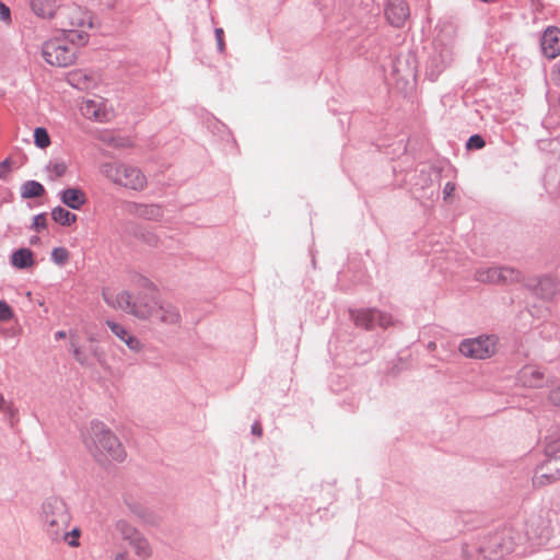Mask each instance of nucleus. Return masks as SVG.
Returning <instances> with one entry per match:
<instances>
[{
    "label": "nucleus",
    "instance_id": "nucleus-1",
    "mask_svg": "<svg viewBox=\"0 0 560 560\" xmlns=\"http://www.w3.org/2000/svg\"><path fill=\"white\" fill-rule=\"evenodd\" d=\"M136 282L143 292L133 296L128 290L118 287H105L102 290L104 302L112 308L122 311L140 320H152L158 310L160 299L152 294L153 283L142 277H136Z\"/></svg>",
    "mask_w": 560,
    "mask_h": 560
},
{
    "label": "nucleus",
    "instance_id": "nucleus-2",
    "mask_svg": "<svg viewBox=\"0 0 560 560\" xmlns=\"http://www.w3.org/2000/svg\"><path fill=\"white\" fill-rule=\"evenodd\" d=\"M83 443L90 454L103 465L122 462L126 458V452L119 439L101 421H93L85 428Z\"/></svg>",
    "mask_w": 560,
    "mask_h": 560
},
{
    "label": "nucleus",
    "instance_id": "nucleus-3",
    "mask_svg": "<svg viewBox=\"0 0 560 560\" xmlns=\"http://www.w3.org/2000/svg\"><path fill=\"white\" fill-rule=\"evenodd\" d=\"M56 25L74 46H85L93 28V15L86 8L74 2L61 4Z\"/></svg>",
    "mask_w": 560,
    "mask_h": 560
},
{
    "label": "nucleus",
    "instance_id": "nucleus-4",
    "mask_svg": "<svg viewBox=\"0 0 560 560\" xmlns=\"http://www.w3.org/2000/svg\"><path fill=\"white\" fill-rule=\"evenodd\" d=\"M40 522L46 535L52 539L62 536L63 529H69L71 515L61 499L50 498L42 505Z\"/></svg>",
    "mask_w": 560,
    "mask_h": 560
},
{
    "label": "nucleus",
    "instance_id": "nucleus-5",
    "mask_svg": "<svg viewBox=\"0 0 560 560\" xmlns=\"http://www.w3.org/2000/svg\"><path fill=\"white\" fill-rule=\"evenodd\" d=\"M101 172L113 184L125 188L142 190L147 186L145 176L136 166L109 162L101 166Z\"/></svg>",
    "mask_w": 560,
    "mask_h": 560
},
{
    "label": "nucleus",
    "instance_id": "nucleus-6",
    "mask_svg": "<svg viewBox=\"0 0 560 560\" xmlns=\"http://www.w3.org/2000/svg\"><path fill=\"white\" fill-rule=\"evenodd\" d=\"M62 35L46 40L42 47V56L52 67H69L77 59V48Z\"/></svg>",
    "mask_w": 560,
    "mask_h": 560
},
{
    "label": "nucleus",
    "instance_id": "nucleus-7",
    "mask_svg": "<svg viewBox=\"0 0 560 560\" xmlns=\"http://www.w3.org/2000/svg\"><path fill=\"white\" fill-rule=\"evenodd\" d=\"M498 338L495 336H478L465 339L459 345V352L470 359L485 360L497 352Z\"/></svg>",
    "mask_w": 560,
    "mask_h": 560
},
{
    "label": "nucleus",
    "instance_id": "nucleus-8",
    "mask_svg": "<svg viewBox=\"0 0 560 560\" xmlns=\"http://www.w3.org/2000/svg\"><path fill=\"white\" fill-rule=\"evenodd\" d=\"M118 526L124 538L129 540L130 546L138 557L147 559L151 556V548L148 540L138 530L124 522H120Z\"/></svg>",
    "mask_w": 560,
    "mask_h": 560
},
{
    "label": "nucleus",
    "instance_id": "nucleus-9",
    "mask_svg": "<svg viewBox=\"0 0 560 560\" xmlns=\"http://www.w3.org/2000/svg\"><path fill=\"white\" fill-rule=\"evenodd\" d=\"M385 18L394 27H402L410 18L408 2L406 0H387Z\"/></svg>",
    "mask_w": 560,
    "mask_h": 560
},
{
    "label": "nucleus",
    "instance_id": "nucleus-10",
    "mask_svg": "<svg viewBox=\"0 0 560 560\" xmlns=\"http://www.w3.org/2000/svg\"><path fill=\"white\" fill-rule=\"evenodd\" d=\"M180 313L173 303L160 300L155 315L151 322L163 326H176L180 323Z\"/></svg>",
    "mask_w": 560,
    "mask_h": 560
},
{
    "label": "nucleus",
    "instance_id": "nucleus-11",
    "mask_svg": "<svg viewBox=\"0 0 560 560\" xmlns=\"http://www.w3.org/2000/svg\"><path fill=\"white\" fill-rule=\"evenodd\" d=\"M106 326L110 331L125 343L130 351L139 352L142 350L143 345L138 337H136L130 330L127 329L122 324L114 320H106Z\"/></svg>",
    "mask_w": 560,
    "mask_h": 560
},
{
    "label": "nucleus",
    "instance_id": "nucleus-12",
    "mask_svg": "<svg viewBox=\"0 0 560 560\" xmlns=\"http://www.w3.org/2000/svg\"><path fill=\"white\" fill-rule=\"evenodd\" d=\"M60 7L59 0H30L32 13L40 20H56Z\"/></svg>",
    "mask_w": 560,
    "mask_h": 560
},
{
    "label": "nucleus",
    "instance_id": "nucleus-13",
    "mask_svg": "<svg viewBox=\"0 0 560 560\" xmlns=\"http://www.w3.org/2000/svg\"><path fill=\"white\" fill-rule=\"evenodd\" d=\"M541 49L548 58H556L560 55V28L550 26L544 32Z\"/></svg>",
    "mask_w": 560,
    "mask_h": 560
},
{
    "label": "nucleus",
    "instance_id": "nucleus-14",
    "mask_svg": "<svg viewBox=\"0 0 560 560\" xmlns=\"http://www.w3.org/2000/svg\"><path fill=\"white\" fill-rule=\"evenodd\" d=\"M80 110L82 115L89 119L104 121L107 113L102 100H85L82 102Z\"/></svg>",
    "mask_w": 560,
    "mask_h": 560
},
{
    "label": "nucleus",
    "instance_id": "nucleus-15",
    "mask_svg": "<svg viewBox=\"0 0 560 560\" xmlns=\"http://www.w3.org/2000/svg\"><path fill=\"white\" fill-rule=\"evenodd\" d=\"M518 380L526 387L538 388L544 385L545 375L538 368L527 365L520 371Z\"/></svg>",
    "mask_w": 560,
    "mask_h": 560
},
{
    "label": "nucleus",
    "instance_id": "nucleus-16",
    "mask_svg": "<svg viewBox=\"0 0 560 560\" xmlns=\"http://www.w3.org/2000/svg\"><path fill=\"white\" fill-rule=\"evenodd\" d=\"M62 203L71 209L79 210L85 202L86 196L80 188H67L60 192Z\"/></svg>",
    "mask_w": 560,
    "mask_h": 560
},
{
    "label": "nucleus",
    "instance_id": "nucleus-17",
    "mask_svg": "<svg viewBox=\"0 0 560 560\" xmlns=\"http://www.w3.org/2000/svg\"><path fill=\"white\" fill-rule=\"evenodd\" d=\"M536 295L544 300H551L559 292V283L549 277L540 279L533 288Z\"/></svg>",
    "mask_w": 560,
    "mask_h": 560
},
{
    "label": "nucleus",
    "instance_id": "nucleus-18",
    "mask_svg": "<svg viewBox=\"0 0 560 560\" xmlns=\"http://www.w3.org/2000/svg\"><path fill=\"white\" fill-rule=\"evenodd\" d=\"M350 316L358 327L365 329H373L375 327V310L351 311Z\"/></svg>",
    "mask_w": 560,
    "mask_h": 560
},
{
    "label": "nucleus",
    "instance_id": "nucleus-19",
    "mask_svg": "<svg viewBox=\"0 0 560 560\" xmlns=\"http://www.w3.org/2000/svg\"><path fill=\"white\" fill-rule=\"evenodd\" d=\"M11 264L19 269L33 267L35 264L34 255L28 248L18 249L11 256Z\"/></svg>",
    "mask_w": 560,
    "mask_h": 560
},
{
    "label": "nucleus",
    "instance_id": "nucleus-20",
    "mask_svg": "<svg viewBox=\"0 0 560 560\" xmlns=\"http://www.w3.org/2000/svg\"><path fill=\"white\" fill-rule=\"evenodd\" d=\"M51 219L62 226H70L77 222L78 217L69 210L58 206L51 210Z\"/></svg>",
    "mask_w": 560,
    "mask_h": 560
},
{
    "label": "nucleus",
    "instance_id": "nucleus-21",
    "mask_svg": "<svg viewBox=\"0 0 560 560\" xmlns=\"http://www.w3.org/2000/svg\"><path fill=\"white\" fill-rule=\"evenodd\" d=\"M501 267H490L477 271V280L480 282L500 283Z\"/></svg>",
    "mask_w": 560,
    "mask_h": 560
},
{
    "label": "nucleus",
    "instance_id": "nucleus-22",
    "mask_svg": "<svg viewBox=\"0 0 560 560\" xmlns=\"http://www.w3.org/2000/svg\"><path fill=\"white\" fill-rule=\"evenodd\" d=\"M63 535L59 537H54L51 540L54 541H63L70 547H79L80 541L79 538L81 536V530L78 527H73L71 530L63 529Z\"/></svg>",
    "mask_w": 560,
    "mask_h": 560
},
{
    "label": "nucleus",
    "instance_id": "nucleus-23",
    "mask_svg": "<svg viewBox=\"0 0 560 560\" xmlns=\"http://www.w3.org/2000/svg\"><path fill=\"white\" fill-rule=\"evenodd\" d=\"M45 194L44 186L35 180L26 182L22 187V197L23 198H35L40 197Z\"/></svg>",
    "mask_w": 560,
    "mask_h": 560
},
{
    "label": "nucleus",
    "instance_id": "nucleus-24",
    "mask_svg": "<svg viewBox=\"0 0 560 560\" xmlns=\"http://www.w3.org/2000/svg\"><path fill=\"white\" fill-rule=\"evenodd\" d=\"M34 142L37 148L46 149L50 145V137L45 128L37 127L34 130Z\"/></svg>",
    "mask_w": 560,
    "mask_h": 560
},
{
    "label": "nucleus",
    "instance_id": "nucleus-25",
    "mask_svg": "<svg viewBox=\"0 0 560 560\" xmlns=\"http://www.w3.org/2000/svg\"><path fill=\"white\" fill-rule=\"evenodd\" d=\"M68 170V164L62 160H55L51 161L47 165V171L51 174L52 178H60L62 177Z\"/></svg>",
    "mask_w": 560,
    "mask_h": 560
},
{
    "label": "nucleus",
    "instance_id": "nucleus-26",
    "mask_svg": "<svg viewBox=\"0 0 560 560\" xmlns=\"http://www.w3.org/2000/svg\"><path fill=\"white\" fill-rule=\"evenodd\" d=\"M521 278V273L509 267H501L500 272V283H512L518 281Z\"/></svg>",
    "mask_w": 560,
    "mask_h": 560
},
{
    "label": "nucleus",
    "instance_id": "nucleus-27",
    "mask_svg": "<svg viewBox=\"0 0 560 560\" xmlns=\"http://www.w3.org/2000/svg\"><path fill=\"white\" fill-rule=\"evenodd\" d=\"M69 258L70 253L66 247H55L51 250V259L58 266L65 265L69 260Z\"/></svg>",
    "mask_w": 560,
    "mask_h": 560
},
{
    "label": "nucleus",
    "instance_id": "nucleus-28",
    "mask_svg": "<svg viewBox=\"0 0 560 560\" xmlns=\"http://www.w3.org/2000/svg\"><path fill=\"white\" fill-rule=\"evenodd\" d=\"M374 324L380 327L386 328L388 326H392L394 324V322L389 314H386V313H383L380 311H375Z\"/></svg>",
    "mask_w": 560,
    "mask_h": 560
},
{
    "label": "nucleus",
    "instance_id": "nucleus-29",
    "mask_svg": "<svg viewBox=\"0 0 560 560\" xmlns=\"http://www.w3.org/2000/svg\"><path fill=\"white\" fill-rule=\"evenodd\" d=\"M71 350L73 358L81 364L86 363L88 355L82 351V349L79 347L78 342L72 338L71 339Z\"/></svg>",
    "mask_w": 560,
    "mask_h": 560
},
{
    "label": "nucleus",
    "instance_id": "nucleus-30",
    "mask_svg": "<svg viewBox=\"0 0 560 560\" xmlns=\"http://www.w3.org/2000/svg\"><path fill=\"white\" fill-rule=\"evenodd\" d=\"M537 527H541V532L538 536L540 540L548 541L552 536V528L548 522L539 521Z\"/></svg>",
    "mask_w": 560,
    "mask_h": 560
},
{
    "label": "nucleus",
    "instance_id": "nucleus-31",
    "mask_svg": "<svg viewBox=\"0 0 560 560\" xmlns=\"http://www.w3.org/2000/svg\"><path fill=\"white\" fill-rule=\"evenodd\" d=\"M13 317V311L4 301H0V320L7 322Z\"/></svg>",
    "mask_w": 560,
    "mask_h": 560
},
{
    "label": "nucleus",
    "instance_id": "nucleus-32",
    "mask_svg": "<svg viewBox=\"0 0 560 560\" xmlns=\"http://www.w3.org/2000/svg\"><path fill=\"white\" fill-rule=\"evenodd\" d=\"M0 21L5 23L7 25H11L12 23L11 10L2 1H0Z\"/></svg>",
    "mask_w": 560,
    "mask_h": 560
},
{
    "label": "nucleus",
    "instance_id": "nucleus-33",
    "mask_svg": "<svg viewBox=\"0 0 560 560\" xmlns=\"http://www.w3.org/2000/svg\"><path fill=\"white\" fill-rule=\"evenodd\" d=\"M485 145V140L478 135L471 136L467 141L468 149H482Z\"/></svg>",
    "mask_w": 560,
    "mask_h": 560
},
{
    "label": "nucleus",
    "instance_id": "nucleus-34",
    "mask_svg": "<svg viewBox=\"0 0 560 560\" xmlns=\"http://www.w3.org/2000/svg\"><path fill=\"white\" fill-rule=\"evenodd\" d=\"M32 228L36 231L45 230L47 228V219L45 214H37L33 219Z\"/></svg>",
    "mask_w": 560,
    "mask_h": 560
},
{
    "label": "nucleus",
    "instance_id": "nucleus-35",
    "mask_svg": "<svg viewBox=\"0 0 560 560\" xmlns=\"http://www.w3.org/2000/svg\"><path fill=\"white\" fill-rule=\"evenodd\" d=\"M548 400L551 405L560 407V384L549 392Z\"/></svg>",
    "mask_w": 560,
    "mask_h": 560
},
{
    "label": "nucleus",
    "instance_id": "nucleus-36",
    "mask_svg": "<svg viewBox=\"0 0 560 560\" xmlns=\"http://www.w3.org/2000/svg\"><path fill=\"white\" fill-rule=\"evenodd\" d=\"M12 161L10 159H5L0 163V178L7 179L10 171H11Z\"/></svg>",
    "mask_w": 560,
    "mask_h": 560
},
{
    "label": "nucleus",
    "instance_id": "nucleus-37",
    "mask_svg": "<svg viewBox=\"0 0 560 560\" xmlns=\"http://www.w3.org/2000/svg\"><path fill=\"white\" fill-rule=\"evenodd\" d=\"M550 81L555 85L560 86V61L552 67L550 72Z\"/></svg>",
    "mask_w": 560,
    "mask_h": 560
},
{
    "label": "nucleus",
    "instance_id": "nucleus-38",
    "mask_svg": "<svg viewBox=\"0 0 560 560\" xmlns=\"http://www.w3.org/2000/svg\"><path fill=\"white\" fill-rule=\"evenodd\" d=\"M223 36H224L223 30L217 28L215 30V38H217V43H218V47H219L220 51H223L225 49V43H224Z\"/></svg>",
    "mask_w": 560,
    "mask_h": 560
},
{
    "label": "nucleus",
    "instance_id": "nucleus-39",
    "mask_svg": "<svg viewBox=\"0 0 560 560\" xmlns=\"http://www.w3.org/2000/svg\"><path fill=\"white\" fill-rule=\"evenodd\" d=\"M0 411L10 412L11 407L10 404L4 399V397L0 394Z\"/></svg>",
    "mask_w": 560,
    "mask_h": 560
},
{
    "label": "nucleus",
    "instance_id": "nucleus-40",
    "mask_svg": "<svg viewBox=\"0 0 560 560\" xmlns=\"http://www.w3.org/2000/svg\"><path fill=\"white\" fill-rule=\"evenodd\" d=\"M252 432L253 434L257 435V436H261V433H262V429H261V425L259 422H255L253 425H252Z\"/></svg>",
    "mask_w": 560,
    "mask_h": 560
},
{
    "label": "nucleus",
    "instance_id": "nucleus-41",
    "mask_svg": "<svg viewBox=\"0 0 560 560\" xmlns=\"http://www.w3.org/2000/svg\"><path fill=\"white\" fill-rule=\"evenodd\" d=\"M454 189H455L454 184H452V183H447V184L445 185V188H444V194H445L446 196H450V195L454 191Z\"/></svg>",
    "mask_w": 560,
    "mask_h": 560
},
{
    "label": "nucleus",
    "instance_id": "nucleus-42",
    "mask_svg": "<svg viewBox=\"0 0 560 560\" xmlns=\"http://www.w3.org/2000/svg\"><path fill=\"white\" fill-rule=\"evenodd\" d=\"M55 337H56V339H63V338H66V331H63V330L57 331Z\"/></svg>",
    "mask_w": 560,
    "mask_h": 560
},
{
    "label": "nucleus",
    "instance_id": "nucleus-43",
    "mask_svg": "<svg viewBox=\"0 0 560 560\" xmlns=\"http://www.w3.org/2000/svg\"><path fill=\"white\" fill-rule=\"evenodd\" d=\"M115 560H130V559L128 558L127 553H119V555H117Z\"/></svg>",
    "mask_w": 560,
    "mask_h": 560
},
{
    "label": "nucleus",
    "instance_id": "nucleus-44",
    "mask_svg": "<svg viewBox=\"0 0 560 560\" xmlns=\"http://www.w3.org/2000/svg\"><path fill=\"white\" fill-rule=\"evenodd\" d=\"M38 241V237H34L31 240V244H35Z\"/></svg>",
    "mask_w": 560,
    "mask_h": 560
},
{
    "label": "nucleus",
    "instance_id": "nucleus-45",
    "mask_svg": "<svg viewBox=\"0 0 560 560\" xmlns=\"http://www.w3.org/2000/svg\"><path fill=\"white\" fill-rule=\"evenodd\" d=\"M499 557H500V556H493V557H491L490 559H491V560H495V559H498Z\"/></svg>",
    "mask_w": 560,
    "mask_h": 560
}]
</instances>
